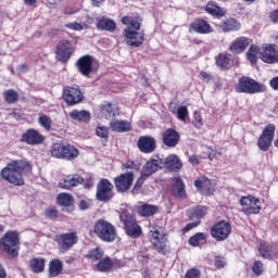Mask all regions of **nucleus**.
<instances>
[{
    "mask_svg": "<svg viewBox=\"0 0 278 278\" xmlns=\"http://www.w3.org/2000/svg\"><path fill=\"white\" fill-rule=\"evenodd\" d=\"M56 201L59 205H63L64 207H70V205L74 202L73 195L68 193H60Z\"/></svg>",
    "mask_w": 278,
    "mask_h": 278,
    "instance_id": "nucleus-41",
    "label": "nucleus"
},
{
    "mask_svg": "<svg viewBox=\"0 0 278 278\" xmlns=\"http://www.w3.org/2000/svg\"><path fill=\"white\" fill-rule=\"evenodd\" d=\"M258 253L262 255L265 260H270L273 255H275V252H273V245L268 244L266 241H262L258 247Z\"/></svg>",
    "mask_w": 278,
    "mask_h": 278,
    "instance_id": "nucleus-37",
    "label": "nucleus"
},
{
    "mask_svg": "<svg viewBox=\"0 0 278 278\" xmlns=\"http://www.w3.org/2000/svg\"><path fill=\"white\" fill-rule=\"evenodd\" d=\"M269 18H270L271 23H278V10L273 11L269 14Z\"/></svg>",
    "mask_w": 278,
    "mask_h": 278,
    "instance_id": "nucleus-60",
    "label": "nucleus"
},
{
    "mask_svg": "<svg viewBox=\"0 0 278 278\" xmlns=\"http://www.w3.org/2000/svg\"><path fill=\"white\" fill-rule=\"evenodd\" d=\"M112 190H114V185H112L110 180L102 178L97 186V200L102 203H108V201H111L114 197V192H112Z\"/></svg>",
    "mask_w": 278,
    "mask_h": 278,
    "instance_id": "nucleus-11",
    "label": "nucleus"
},
{
    "mask_svg": "<svg viewBox=\"0 0 278 278\" xmlns=\"http://www.w3.org/2000/svg\"><path fill=\"white\" fill-rule=\"evenodd\" d=\"M190 29L195 34H212V26L205 20L197 18L190 24Z\"/></svg>",
    "mask_w": 278,
    "mask_h": 278,
    "instance_id": "nucleus-23",
    "label": "nucleus"
},
{
    "mask_svg": "<svg viewBox=\"0 0 278 278\" xmlns=\"http://www.w3.org/2000/svg\"><path fill=\"white\" fill-rule=\"evenodd\" d=\"M157 212H159L157 206L153 204L142 203L137 206V214H139V216H143V218H149V216H154V214H157Z\"/></svg>",
    "mask_w": 278,
    "mask_h": 278,
    "instance_id": "nucleus-25",
    "label": "nucleus"
},
{
    "mask_svg": "<svg viewBox=\"0 0 278 278\" xmlns=\"http://www.w3.org/2000/svg\"><path fill=\"white\" fill-rule=\"evenodd\" d=\"M244 214H260L262 202L253 195L242 197L240 200Z\"/></svg>",
    "mask_w": 278,
    "mask_h": 278,
    "instance_id": "nucleus-15",
    "label": "nucleus"
},
{
    "mask_svg": "<svg viewBox=\"0 0 278 278\" xmlns=\"http://www.w3.org/2000/svg\"><path fill=\"white\" fill-rule=\"evenodd\" d=\"M97 27L102 31H115L116 30V22L111 18H98L97 20Z\"/></svg>",
    "mask_w": 278,
    "mask_h": 278,
    "instance_id": "nucleus-29",
    "label": "nucleus"
},
{
    "mask_svg": "<svg viewBox=\"0 0 278 278\" xmlns=\"http://www.w3.org/2000/svg\"><path fill=\"white\" fill-rule=\"evenodd\" d=\"M147 179H149L148 176H144V174L141 173V177L138 178V180L135 184V188H140L141 186L144 185V181H147Z\"/></svg>",
    "mask_w": 278,
    "mask_h": 278,
    "instance_id": "nucleus-57",
    "label": "nucleus"
},
{
    "mask_svg": "<svg viewBox=\"0 0 278 278\" xmlns=\"http://www.w3.org/2000/svg\"><path fill=\"white\" fill-rule=\"evenodd\" d=\"M112 266H114V262L110 256H106L104 258H100L97 268L100 270V273H109V270H112Z\"/></svg>",
    "mask_w": 278,
    "mask_h": 278,
    "instance_id": "nucleus-38",
    "label": "nucleus"
},
{
    "mask_svg": "<svg viewBox=\"0 0 278 278\" xmlns=\"http://www.w3.org/2000/svg\"><path fill=\"white\" fill-rule=\"evenodd\" d=\"M186 116H188V108L187 106H180L177 110V118L179 121H186Z\"/></svg>",
    "mask_w": 278,
    "mask_h": 278,
    "instance_id": "nucleus-49",
    "label": "nucleus"
},
{
    "mask_svg": "<svg viewBox=\"0 0 278 278\" xmlns=\"http://www.w3.org/2000/svg\"><path fill=\"white\" fill-rule=\"evenodd\" d=\"M8 277V274L5 273V268L0 265V278H5Z\"/></svg>",
    "mask_w": 278,
    "mask_h": 278,
    "instance_id": "nucleus-64",
    "label": "nucleus"
},
{
    "mask_svg": "<svg viewBox=\"0 0 278 278\" xmlns=\"http://www.w3.org/2000/svg\"><path fill=\"white\" fill-rule=\"evenodd\" d=\"M54 240L59 244L60 253H66V251H71V249H73L74 244H77L79 237L77 236V232H67L56 235Z\"/></svg>",
    "mask_w": 278,
    "mask_h": 278,
    "instance_id": "nucleus-8",
    "label": "nucleus"
},
{
    "mask_svg": "<svg viewBox=\"0 0 278 278\" xmlns=\"http://www.w3.org/2000/svg\"><path fill=\"white\" fill-rule=\"evenodd\" d=\"M195 188H199L205 194H210V192H214V184L207 177H201L194 181Z\"/></svg>",
    "mask_w": 278,
    "mask_h": 278,
    "instance_id": "nucleus-26",
    "label": "nucleus"
},
{
    "mask_svg": "<svg viewBox=\"0 0 278 278\" xmlns=\"http://www.w3.org/2000/svg\"><path fill=\"white\" fill-rule=\"evenodd\" d=\"M77 66L79 73L84 75L85 77H88L90 73H97L99 71V61H97L91 55H85L78 59Z\"/></svg>",
    "mask_w": 278,
    "mask_h": 278,
    "instance_id": "nucleus-10",
    "label": "nucleus"
},
{
    "mask_svg": "<svg viewBox=\"0 0 278 278\" xmlns=\"http://www.w3.org/2000/svg\"><path fill=\"white\" fill-rule=\"evenodd\" d=\"M149 238L156 251H164L168 239L166 238V230L163 227H153L149 232Z\"/></svg>",
    "mask_w": 278,
    "mask_h": 278,
    "instance_id": "nucleus-9",
    "label": "nucleus"
},
{
    "mask_svg": "<svg viewBox=\"0 0 278 278\" xmlns=\"http://www.w3.org/2000/svg\"><path fill=\"white\" fill-rule=\"evenodd\" d=\"M74 51L75 50L71 46V41L61 40L56 46V59L60 62H67L71 60Z\"/></svg>",
    "mask_w": 278,
    "mask_h": 278,
    "instance_id": "nucleus-17",
    "label": "nucleus"
},
{
    "mask_svg": "<svg viewBox=\"0 0 278 278\" xmlns=\"http://www.w3.org/2000/svg\"><path fill=\"white\" fill-rule=\"evenodd\" d=\"M172 192L174 197L177 199H181L184 194H186V190L184 189V180L181 178H174L172 181Z\"/></svg>",
    "mask_w": 278,
    "mask_h": 278,
    "instance_id": "nucleus-30",
    "label": "nucleus"
},
{
    "mask_svg": "<svg viewBox=\"0 0 278 278\" xmlns=\"http://www.w3.org/2000/svg\"><path fill=\"white\" fill-rule=\"evenodd\" d=\"M252 270L255 275H262V273H264V264L260 261H256L253 265Z\"/></svg>",
    "mask_w": 278,
    "mask_h": 278,
    "instance_id": "nucleus-51",
    "label": "nucleus"
},
{
    "mask_svg": "<svg viewBox=\"0 0 278 278\" xmlns=\"http://www.w3.org/2000/svg\"><path fill=\"white\" fill-rule=\"evenodd\" d=\"M251 45V39L247 37L237 38L230 46L232 53H242Z\"/></svg>",
    "mask_w": 278,
    "mask_h": 278,
    "instance_id": "nucleus-24",
    "label": "nucleus"
},
{
    "mask_svg": "<svg viewBox=\"0 0 278 278\" xmlns=\"http://www.w3.org/2000/svg\"><path fill=\"white\" fill-rule=\"evenodd\" d=\"M96 134L99 136V138H108V135L110 134V129L105 126H98L96 128Z\"/></svg>",
    "mask_w": 278,
    "mask_h": 278,
    "instance_id": "nucleus-48",
    "label": "nucleus"
},
{
    "mask_svg": "<svg viewBox=\"0 0 278 278\" xmlns=\"http://www.w3.org/2000/svg\"><path fill=\"white\" fill-rule=\"evenodd\" d=\"M123 25H126L127 28L124 30L127 38V45L129 47H142L144 42V34L138 33L140 30V25L142 23V17L140 16H124L122 18ZM135 29V30H131Z\"/></svg>",
    "mask_w": 278,
    "mask_h": 278,
    "instance_id": "nucleus-2",
    "label": "nucleus"
},
{
    "mask_svg": "<svg viewBox=\"0 0 278 278\" xmlns=\"http://www.w3.org/2000/svg\"><path fill=\"white\" fill-rule=\"evenodd\" d=\"M220 29L225 33L227 31H238L240 30V22H238L236 18H229L226 22H223L219 25Z\"/></svg>",
    "mask_w": 278,
    "mask_h": 278,
    "instance_id": "nucleus-32",
    "label": "nucleus"
},
{
    "mask_svg": "<svg viewBox=\"0 0 278 278\" xmlns=\"http://www.w3.org/2000/svg\"><path fill=\"white\" fill-rule=\"evenodd\" d=\"M45 214H46V217L50 218L51 220L58 218V210L55 208H51V207L47 208Z\"/></svg>",
    "mask_w": 278,
    "mask_h": 278,
    "instance_id": "nucleus-52",
    "label": "nucleus"
},
{
    "mask_svg": "<svg viewBox=\"0 0 278 278\" xmlns=\"http://www.w3.org/2000/svg\"><path fill=\"white\" fill-rule=\"evenodd\" d=\"M81 184H84V179L81 176L75 174L61 180L59 182V188H63V190H71V188H75Z\"/></svg>",
    "mask_w": 278,
    "mask_h": 278,
    "instance_id": "nucleus-22",
    "label": "nucleus"
},
{
    "mask_svg": "<svg viewBox=\"0 0 278 278\" xmlns=\"http://www.w3.org/2000/svg\"><path fill=\"white\" fill-rule=\"evenodd\" d=\"M45 258L38 257L33 258L29 262V267L31 268L33 273H42L45 270Z\"/></svg>",
    "mask_w": 278,
    "mask_h": 278,
    "instance_id": "nucleus-40",
    "label": "nucleus"
},
{
    "mask_svg": "<svg viewBox=\"0 0 278 278\" xmlns=\"http://www.w3.org/2000/svg\"><path fill=\"white\" fill-rule=\"evenodd\" d=\"M227 263L225 262V257L223 256H216L215 257V266L216 268H225V265Z\"/></svg>",
    "mask_w": 278,
    "mask_h": 278,
    "instance_id": "nucleus-55",
    "label": "nucleus"
},
{
    "mask_svg": "<svg viewBox=\"0 0 278 278\" xmlns=\"http://www.w3.org/2000/svg\"><path fill=\"white\" fill-rule=\"evenodd\" d=\"M157 141L155 138L143 136L138 139L137 147L141 151V153H153L155 151Z\"/></svg>",
    "mask_w": 278,
    "mask_h": 278,
    "instance_id": "nucleus-19",
    "label": "nucleus"
},
{
    "mask_svg": "<svg viewBox=\"0 0 278 278\" xmlns=\"http://www.w3.org/2000/svg\"><path fill=\"white\" fill-rule=\"evenodd\" d=\"M216 64L219 68H227L229 66V56L227 54H219L216 58Z\"/></svg>",
    "mask_w": 278,
    "mask_h": 278,
    "instance_id": "nucleus-46",
    "label": "nucleus"
},
{
    "mask_svg": "<svg viewBox=\"0 0 278 278\" xmlns=\"http://www.w3.org/2000/svg\"><path fill=\"white\" fill-rule=\"evenodd\" d=\"M3 97L7 103H16L18 101V92L13 89L5 90Z\"/></svg>",
    "mask_w": 278,
    "mask_h": 278,
    "instance_id": "nucleus-44",
    "label": "nucleus"
},
{
    "mask_svg": "<svg viewBox=\"0 0 278 278\" xmlns=\"http://www.w3.org/2000/svg\"><path fill=\"white\" fill-rule=\"evenodd\" d=\"M205 11L212 16H225V10L220 9L214 1H210L206 4Z\"/></svg>",
    "mask_w": 278,
    "mask_h": 278,
    "instance_id": "nucleus-39",
    "label": "nucleus"
},
{
    "mask_svg": "<svg viewBox=\"0 0 278 278\" xmlns=\"http://www.w3.org/2000/svg\"><path fill=\"white\" fill-rule=\"evenodd\" d=\"M200 224H201V222H194V223L187 224L185 227V231H190V229H194V227H199Z\"/></svg>",
    "mask_w": 278,
    "mask_h": 278,
    "instance_id": "nucleus-59",
    "label": "nucleus"
},
{
    "mask_svg": "<svg viewBox=\"0 0 278 278\" xmlns=\"http://www.w3.org/2000/svg\"><path fill=\"white\" fill-rule=\"evenodd\" d=\"M275 129L274 124H269L264 128L257 140V147L261 151H268V149H270V144H273V140H275Z\"/></svg>",
    "mask_w": 278,
    "mask_h": 278,
    "instance_id": "nucleus-12",
    "label": "nucleus"
},
{
    "mask_svg": "<svg viewBox=\"0 0 278 278\" xmlns=\"http://www.w3.org/2000/svg\"><path fill=\"white\" fill-rule=\"evenodd\" d=\"M261 60L267 64H275V62H278V58L275 55V48H273V46L264 48L261 52Z\"/></svg>",
    "mask_w": 278,
    "mask_h": 278,
    "instance_id": "nucleus-28",
    "label": "nucleus"
},
{
    "mask_svg": "<svg viewBox=\"0 0 278 278\" xmlns=\"http://www.w3.org/2000/svg\"><path fill=\"white\" fill-rule=\"evenodd\" d=\"M63 268H64V264L62 263V261L58 258L52 260L49 264L50 277H58V275L62 273Z\"/></svg>",
    "mask_w": 278,
    "mask_h": 278,
    "instance_id": "nucleus-34",
    "label": "nucleus"
},
{
    "mask_svg": "<svg viewBox=\"0 0 278 278\" xmlns=\"http://www.w3.org/2000/svg\"><path fill=\"white\" fill-rule=\"evenodd\" d=\"M200 79L204 81V84H210V81H212V75L207 72H201Z\"/></svg>",
    "mask_w": 278,
    "mask_h": 278,
    "instance_id": "nucleus-56",
    "label": "nucleus"
},
{
    "mask_svg": "<svg viewBox=\"0 0 278 278\" xmlns=\"http://www.w3.org/2000/svg\"><path fill=\"white\" fill-rule=\"evenodd\" d=\"M266 86L251 77L239 78L236 85V92H244L245 94H257V92H265Z\"/></svg>",
    "mask_w": 278,
    "mask_h": 278,
    "instance_id": "nucleus-6",
    "label": "nucleus"
},
{
    "mask_svg": "<svg viewBox=\"0 0 278 278\" xmlns=\"http://www.w3.org/2000/svg\"><path fill=\"white\" fill-rule=\"evenodd\" d=\"M21 250V237L18 231L10 230L0 239V251L7 253L9 257H18Z\"/></svg>",
    "mask_w": 278,
    "mask_h": 278,
    "instance_id": "nucleus-3",
    "label": "nucleus"
},
{
    "mask_svg": "<svg viewBox=\"0 0 278 278\" xmlns=\"http://www.w3.org/2000/svg\"><path fill=\"white\" fill-rule=\"evenodd\" d=\"M100 112L106 119L114 118L116 116V105L104 103L100 106Z\"/></svg>",
    "mask_w": 278,
    "mask_h": 278,
    "instance_id": "nucleus-35",
    "label": "nucleus"
},
{
    "mask_svg": "<svg viewBox=\"0 0 278 278\" xmlns=\"http://www.w3.org/2000/svg\"><path fill=\"white\" fill-rule=\"evenodd\" d=\"M185 278H201V270L197 268H191L187 270Z\"/></svg>",
    "mask_w": 278,
    "mask_h": 278,
    "instance_id": "nucleus-50",
    "label": "nucleus"
},
{
    "mask_svg": "<svg viewBox=\"0 0 278 278\" xmlns=\"http://www.w3.org/2000/svg\"><path fill=\"white\" fill-rule=\"evenodd\" d=\"M79 210H83V211L90 210V202L86 200H81L79 202Z\"/></svg>",
    "mask_w": 278,
    "mask_h": 278,
    "instance_id": "nucleus-58",
    "label": "nucleus"
},
{
    "mask_svg": "<svg viewBox=\"0 0 278 278\" xmlns=\"http://www.w3.org/2000/svg\"><path fill=\"white\" fill-rule=\"evenodd\" d=\"M163 164L167 170H170L172 173H179L181 170L184 163H181V160H179V156L177 154H170L168 155L164 161Z\"/></svg>",
    "mask_w": 278,
    "mask_h": 278,
    "instance_id": "nucleus-21",
    "label": "nucleus"
},
{
    "mask_svg": "<svg viewBox=\"0 0 278 278\" xmlns=\"http://www.w3.org/2000/svg\"><path fill=\"white\" fill-rule=\"evenodd\" d=\"M63 100L67 105H77L84 101V93L79 87H64L63 88Z\"/></svg>",
    "mask_w": 278,
    "mask_h": 278,
    "instance_id": "nucleus-14",
    "label": "nucleus"
},
{
    "mask_svg": "<svg viewBox=\"0 0 278 278\" xmlns=\"http://www.w3.org/2000/svg\"><path fill=\"white\" fill-rule=\"evenodd\" d=\"M63 12H64V14H75V12H77V11L74 10L73 8L66 7Z\"/></svg>",
    "mask_w": 278,
    "mask_h": 278,
    "instance_id": "nucleus-63",
    "label": "nucleus"
},
{
    "mask_svg": "<svg viewBox=\"0 0 278 278\" xmlns=\"http://www.w3.org/2000/svg\"><path fill=\"white\" fill-rule=\"evenodd\" d=\"M22 142H26V144L30 146L42 144L45 142V136H42L38 130L30 128L22 135Z\"/></svg>",
    "mask_w": 278,
    "mask_h": 278,
    "instance_id": "nucleus-18",
    "label": "nucleus"
},
{
    "mask_svg": "<svg viewBox=\"0 0 278 278\" xmlns=\"http://www.w3.org/2000/svg\"><path fill=\"white\" fill-rule=\"evenodd\" d=\"M179 132L173 128H168L162 134L163 144L165 147L175 148L176 144H179Z\"/></svg>",
    "mask_w": 278,
    "mask_h": 278,
    "instance_id": "nucleus-20",
    "label": "nucleus"
},
{
    "mask_svg": "<svg viewBox=\"0 0 278 278\" xmlns=\"http://www.w3.org/2000/svg\"><path fill=\"white\" fill-rule=\"evenodd\" d=\"M119 219L124 224V229L126 231V235L129 236V238H140L142 229L136 222V217H134V215H131L127 211H124L119 215Z\"/></svg>",
    "mask_w": 278,
    "mask_h": 278,
    "instance_id": "nucleus-7",
    "label": "nucleus"
},
{
    "mask_svg": "<svg viewBox=\"0 0 278 278\" xmlns=\"http://www.w3.org/2000/svg\"><path fill=\"white\" fill-rule=\"evenodd\" d=\"M189 163L192 164V166H197L199 164V156L197 155H191L189 157Z\"/></svg>",
    "mask_w": 278,
    "mask_h": 278,
    "instance_id": "nucleus-62",
    "label": "nucleus"
},
{
    "mask_svg": "<svg viewBox=\"0 0 278 278\" xmlns=\"http://www.w3.org/2000/svg\"><path fill=\"white\" fill-rule=\"evenodd\" d=\"M70 118L78 121V123H88V121H90V112L73 110L70 113Z\"/></svg>",
    "mask_w": 278,
    "mask_h": 278,
    "instance_id": "nucleus-33",
    "label": "nucleus"
},
{
    "mask_svg": "<svg viewBox=\"0 0 278 278\" xmlns=\"http://www.w3.org/2000/svg\"><path fill=\"white\" fill-rule=\"evenodd\" d=\"M65 27H67V29H73L74 31H80V29H84V26L77 22L68 23Z\"/></svg>",
    "mask_w": 278,
    "mask_h": 278,
    "instance_id": "nucleus-54",
    "label": "nucleus"
},
{
    "mask_svg": "<svg viewBox=\"0 0 278 278\" xmlns=\"http://www.w3.org/2000/svg\"><path fill=\"white\" fill-rule=\"evenodd\" d=\"M193 125L197 127V129H201V127H203V117H201L199 113L194 114Z\"/></svg>",
    "mask_w": 278,
    "mask_h": 278,
    "instance_id": "nucleus-53",
    "label": "nucleus"
},
{
    "mask_svg": "<svg viewBox=\"0 0 278 278\" xmlns=\"http://www.w3.org/2000/svg\"><path fill=\"white\" fill-rule=\"evenodd\" d=\"M205 238H207V236L203 232H198L197 235H194L193 237H191L189 239V244L191 247H199V244H201V242H203V240H205Z\"/></svg>",
    "mask_w": 278,
    "mask_h": 278,
    "instance_id": "nucleus-45",
    "label": "nucleus"
},
{
    "mask_svg": "<svg viewBox=\"0 0 278 278\" xmlns=\"http://www.w3.org/2000/svg\"><path fill=\"white\" fill-rule=\"evenodd\" d=\"M93 233L103 242L116 240V228L105 219H99L93 226Z\"/></svg>",
    "mask_w": 278,
    "mask_h": 278,
    "instance_id": "nucleus-5",
    "label": "nucleus"
},
{
    "mask_svg": "<svg viewBox=\"0 0 278 278\" xmlns=\"http://www.w3.org/2000/svg\"><path fill=\"white\" fill-rule=\"evenodd\" d=\"M190 220H194V219H199V218H203V216H205V214H207V207L206 206H195L190 208L187 212Z\"/></svg>",
    "mask_w": 278,
    "mask_h": 278,
    "instance_id": "nucleus-36",
    "label": "nucleus"
},
{
    "mask_svg": "<svg viewBox=\"0 0 278 278\" xmlns=\"http://www.w3.org/2000/svg\"><path fill=\"white\" fill-rule=\"evenodd\" d=\"M87 258L91 260L92 262H99L103 258V251L99 248H94L88 252Z\"/></svg>",
    "mask_w": 278,
    "mask_h": 278,
    "instance_id": "nucleus-43",
    "label": "nucleus"
},
{
    "mask_svg": "<svg viewBox=\"0 0 278 278\" xmlns=\"http://www.w3.org/2000/svg\"><path fill=\"white\" fill-rule=\"evenodd\" d=\"M269 86L274 89V90H278V76L274 77L270 81H269Z\"/></svg>",
    "mask_w": 278,
    "mask_h": 278,
    "instance_id": "nucleus-61",
    "label": "nucleus"
},
{
    "mask_svg": "<svg viewBox=\"0 0 278 278\" xmlns=\"http://www.w3.org/2000/svg\"><path fill=\"white\" fill-rule=\"evenodd\" d=\"M229 233H231V224L229 222H218L216 225H214L211 229V236L217 242H223V240H227L229 238Z\"/></svg>",
    "mask_w": 278,
    "mask_h": 278,
    "instance_id": "nucleus-13",
    "label": "nucleus"
},
{
    "mask_svg": "<svg viewBox=\"0 0 278 278\" xmlns=\"http://www.w3.org/2000/svg\"><path fill=\"white\" fill-rule=\"evenodd\" d=\"M51 117L47 115H42L39 117V124L41 125V127H43V129H47V131L51 130Z\"/></svg>",
    "mask_w": 278,
    "mask_h": 278,
    "instance_id": "nucleus-47",
    "label": "nucleus"
},
{
    "mask_svg": "<svg viewBox=\"0 0 278 278\" xmlns=\"http://www.w3.org/2000/svg\"><path fill=\"white\" fill-rule=\"evenodd\" d=\"M112 131H116L117 134H123L125 131H131V123L128 121H115L111 123Z\"/></svg>",
    "mask_w": 278,
    "mask_h": 278,
    "instance_id": "nucleus-31",
    "label": "nucleus"
},
{
    "mask_svg": "<svg viewBox=\"0 0 278 278\" xmlns=\"http://www.w3.org/2000/svg\"><path fill=\"white\" fill-rule=\"evenodd\" d=\"M52 157L73 161L79 157V150L71 143H54L51 148Z\"/></svg>",
    "mask_w": 278,
    "mask_h": 278,
    "instance_id": "nucleus-4",
    "label": "nucleus"
},
{
    "mask_svg": "<svg viewBox=\"0 0 278 278\" xmlns=\"http://www.w3.org/2000/svg\"><path fill=\"white\" fill-rule=\"evenodd\" d=\"M162 162L157 161V160H151L148 161L142 169H141V174H143L146 177H151V175H153V173H157V170H160V164Z\"/></svg>",
    "mask_w": 278,
    "mask_h": 278,
    "instance_id": "nucleus-27",
    "label": "nucleus"
},
{
    "mask_svg": "<svg viewBox=\"0 0 278 278\" xmlns=\"http://www.w3.org/2000/svg\"><path fill=\"white\" fill-rule=\"evenodd\" d=\"M247 55L251 64H255V62H257V55H260V48L255 45H252L248 50Z\"/></svg>",
    "mask_w": 278,
    "mask_h": 278,
    "instance_id": "nucleus-42",
    "label": "nucleus"
},
{
    "mask_svg": "<svg viewBox=\"0 0 278 278\" xmlns=\"http://www.w3.org/2000/svg\"><path fill=\"white\" fill-rule=\"evenodd\" d=\"M31 173V164L25 160L12 161L2 170L1 177L13 186H25L23 175Z\"/></svg>",
    "mask_w": 278,
    "mask_h": 278,
    "instance_id": "nucleus-1",
    "label": "nucleus"
},
{
    "mask_svg": "<svg viewBox=\"0 0 278 278\" xmlns=\"http://www.w3.org/2000/svg\"><path fill=\"white\" fill-rule=\"evenodd\" d=\"M117 192H127L134 185V173H125L114 178Z\"/></svg>",
    "mask_w": 278,
    "mask_h": 278,
    "instance_id": "nucleus-16",
    "label": "nucleus"
}]
</instances>
